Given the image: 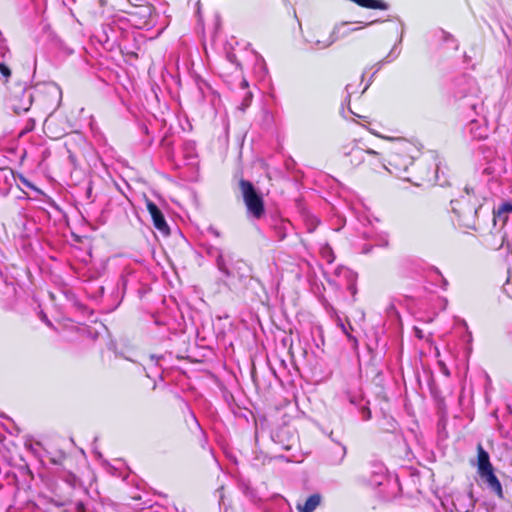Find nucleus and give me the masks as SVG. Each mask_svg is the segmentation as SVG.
Instances as JSON below:
<instances>
[{
	"label": "nucleus",
	"instance_id": "nucleus-7",
	"mask_svg": "<svg viewBox=\"0 0 512 512\" xmlns=\"http://www.w3.org/2000/svg\"><path fill=\"white\" fill-rule=\"evenodd\" d=\"M62 99L61 88L56 84H46L36 91L33 102L38 107L52 114L60 105Z\"/></svg>",
	"mask_w": 512,
	"mask_h": 512
},
{
	"label": "nucleus",
	"instance_id": "nucleus-20",
	"mask_svg": "<svg viewBox=\"0 0 512 512\" xmlns=\"http://www.w3.org/2000/svg\"><path fill=\"white\" fill-rule=\"evenodd\" d=\"M0 73L6 79H8L11 76L10 68L6 64H4V63H0Z\"/></svg>",
	"mask_w": 512,
	"mask_h": 512
},
{
	"label": "nucleus",
	"instance_id": "nucleus-8",
	"mask_svg": "<svg viewBox=\"0 0 512 512\" xmlns=\"http://www.w3.org/2000/svg\"><path fill=\"white\" fill-rule=\"evenodd\" d=\"M217 266L226 276L244 279L248 277L247 271H251V267L242 259H236L233 255L219 254L217 256Z\"/></svg>",
	"mask_w": 512,
	"mask_h": 512
},
{
	"label": "nucleus",
	"instance_id": "nucleus-4",
	"mask_svg": "<svg viewBox=\"0 0 512 512\" xmlns=\"http://www.w3.org/2000/svg\"><path fill=\"white\" fill-rule=\"evenodd\" d=\"M292 418L286 409H277L275 419L278 423L273 435L275 441L286 450L292 447L297 438L296 429L290 425Z\"/></svg>",
	"mask_w": 512,
	"mask_h": 512
},
{
	"label": "nucleus",
	"instance_id": "nucleus-22",
	"mask_svg": "<svg viewBox=\"0 0 512 512\" xmlns=\"http://www.w3.org/2000/svg\"><path fill=\"white\" fill-rule=\"evenodd\" d=\"M363 414L365 415L364 417H365L366 420L369 419L370 416H371V412L367 408L363 409Z\"/></svg>",
	"mask_w": 512,
	"mask_h": 512
},
{
	"label": "nucleus",
	"instance_id": "nucleus-23",
	"mask_svg": "<svg viewBox=\"0 0 512 512\" xmlns=\"http://www.w3.org/2000/svg\"><path fill=\"white\" fill-rule=\"evenodd\" d=\"M196 6H197V13L200 14V11H201V8H200L201 7V3H200V1L196 2Z\"/></svg>",
	"mask_w": 512,
	"mask_h": 512
},
{
	"label": "nucleus",
	"instance_id": "nucleus-3",
	"mask_svg": "<svg viewBox=\"0 0 512 512\" xmlns=\"http://www.w3.org/2000/svg\"><path fill=\"white\" fill-rule=\"evenodd\" d=\"M102 13L108 11L122 12L128 16V20L137 28L147 25L152 17L154 8L146 2L132 3L129 0H98Z\"/></svg>",
	"mask_w": 512,
	"mask_h": 512
},
{
	"label": "nucleus",
	"instance_id": "nucleus-9",
	"mask_svg": "<svg viewBox=\"0 0 512 512\" xmlns=\"http://www.w3.org/2000/svg\"><path fill=\"white\" fill-rule=\"evenodd\" d=\"M88 146L86 139L78 133L72 134L65 141V147L68 152L69 161L78 166L79 156L83 155L85 148Z\"/></svg>",
	"mask_w": 512,
	"mask_h": 512
},
{
	"label": "nucleus",
	"instance_id": "nucleus-1",
	"mask_svg": "<svg viewBox=\"0 0 512 512\" xmlns=\"http://www.w3.org/2000/svg\"><path fill=\"white\" fill-rule=\"evenodd\" d=\"M378 156L379 152L375 150H363L352 146L338 157L337 166L345 174H352L360 170L369 176L372 172H377L384 167Z\"/></svg>",
	"mask_w": 512,
	"mask_h": 512
},
{
	"label": "nucleus",
	"instance_id": "nucleus-6",
	"mask_svg": "<svg viewBox=\"0 0 512 512\" xmlns=\"http://www.w3.org/2000/svg\"><path fill=\"white\" fill-rule=\"evenodd\" d=\"M243 201L247 212L255 219H260L265 215V205L262 196L256 191L254 185L245 179L239 181Z\"/></svg>",
	"mask_w": 512,
	"mask_h": 512
},
{
	"label": "nucleus",
	"instance_id": "nucleus-13",
	"mask_svg": "<svg viewBox=\"0 0 512 512\" xmlns=\"http://www.w3.org/2000/svg\"><path fill=\"white\" fill-rule=\"evenodd\" d=\"M53 461L61 467V471L63 473L67 474V481L74 483L77 480L78 466L75 458L70 456H63L59 459V461Z\"/></svg>",
	"mask_w": 512,
	"mask_h": 512
},
{
	"label": "nucleus",
	"instance_id": "nucleus-24",
	"mask_svg": "<svg viewBox=\"0 0 512 512\" xmlns=\"http://www.w3.org/2000/svg\"><path fill=\"white\" fill-rule=\"evenodd\" d=\"M369 131H370L373 135H375V136H377V137H381V136H380L376 131H374L373 129L369 128Z\"/></svg>",
	"mask_w": 512,
	"mask_h": 512
},
{
	"label": "nucleus",
	"instance_id": "nucleus-11",
	"mask_svg": "<svg viewBox=\"0 0 512 512\" xmlns=\"http://www.w3.org/2000/svg\"><path fill=\"white\" fill-rule=\"evenodd\" d=\"M44 133L53 140L60 139L64 135H66L65 124L54 117L52 114H49L43 123Z\"/></svg>",
	"mask_w": 512,
	"mask_h": 512
},
{
	"label": "nucleus",
	"instance_id": "nucleus-16",
	"mask_svg": "<svg viewBox=\"0 0 512 512\" xmlns=\"http://www.w3.org/2000/svg\"><path fill=\"white\" fill-rule=\"evenodd\" d=\"M493 469V465L490 462V456L488 452L483 448L482 444L477 445V471L481 474L485 471Z\"/></svg>",
	"mask_w": 512,
	"mask_h": 512
},
{
	"label": "nucleus",
	"instance_id": "nucleus-25",
	"mask_svg": "<svg viewBox=\"0 0 512 512\" xmlns=\"http://www.w3.org/2000/svg\"><path fill=\"white\" fill-rule=\"evenodd\" d=\"M367 372H368V369H367V366L365 367V377H367Z\"/></svg>",
	"mask_w": 512,
	"mask_h": 512
},
{
	"label": "nucleus",
	"instance_id": "nucleus-10",
	"mask_svg": "<svg viewBox=\"0 0 512 512\" xmlns=\"http://www.w3.org/2000/svg\"><path fill=\"white\" fill-rule=\"evenodd\" d=\"M146 208L152 218L154 227L164 236L170 234L169 226L159 207L150 199H146Z\"/></svg>",
	"mask_w": 512,
	"mask_h": 512
},
{
	"label": "nucleus",
	"instance_id": "nucleus-26",
	"mask_svg": "<svg viewBox=\"0 0 512 512\" xmlns=\"http://www.w3.org/2000/svg\"><path fill=\"white\" fill-rule=\"evenodd\" d=\"M376 467L382 469V464H378V465H376Z\"/></svg>",
	"mask_w": 512,
	"mask_h": 512
},
{
	"label": "nucleus",
	"instance_id": "nucleus-12",
	"mask_svg": "<svg viewBox=\"0 0 512 512\" xmlns=\"http://www.w3.org/2000/svg\"><path fill=\"white\" fill-rule=\"evenodd\" d=\"M33 103V95L28 91L22 90L20 93L13 95L10 99L11 109L16 114L29 111Z\"/></svg>",
	"mask_w": 512,
	"mask_h": 512
},
{
	"label": "nucleus",
	"instance_id": "nucleus-2",
	"mask_svg": "<svg viewBox=\"0 0 512 512\" xmlns=\"http://www.w3.org/2000/svg\"><path fill=\"white\" fill-rule=\"evenodd\" d=\"M484 198L476 193L474 187L466 185L464 194L451 201L452 211L460 225L468 229H476L478 211L483 206Z\"/></svg>",
	"mask_w": 512,
	"mask_h": 512
},
{
	"label": "nucleus",
	"instance_id": "nucleus-27",
	"mask_svg": "<svg viewBox=\"0 0 512 512\" xmlns=\"http://www.w3.org/2000/svg\"><path fill=\"white\" fill-rule=\"evenodd\" d=\"M359 29H361V28L360 27H356V28L353 29V31H356V30H359Z\"/></svg>",
	"mask_w": 512,
	"mask_h": 512
},
{
	"label": "nucleus",
	"instance_id": "nucleus-18",
	"mask_svg": "<svg viewBox=\"0 0 512 512\" xmlns=\"http://www.w3.org/2000/svg\"><path fill=\"white\" fill-rule=\"evenodd\" d=\"M512 213V202L506 201L501 203L497 209L493 210L494 222L500 220L502 225L508 221V214Z\"/></svg>",
	"mask_w": 512,
	"mask_h": 512
},
{
	"label": "nucleus",
	"instance_id": "nucleus-14",
	"mask_svg": "<svg viewBox=\"0 0 512 512\" xmlns=\"http://www.w3.org/2000/svg\"><path fill=\"white\" fill-rule=\"evenodd\" d=\"M479 476L481 477V479H483L485 481V483H487L488 487L499 498L502 499L504 497L502 485H501L499 479L497 478V476L494 473V468L479 474Z\"/></svg>",
	"mask_w": 512,
	"mask_h": 512
},
{
	"label": "nucleus",
	"instance_id": "nucleus-15",
	"mask_svg": "<svg viewBox=\"0 0 512 512\" xmlns=\"http://www.w3.org/2000/svg\"><path fill=\"white\" fill-rule=\"evenodd\" d=\"M453 505L457 512H469L474 507L473 499L470 494L457 493L453 497Z\"/></svg>",
	"mask_w": 512,
	"mask_h": 512
},
{
	"label": "nucleus",
	"instance_id": "nucleus-5",
	"mask_svg": "<svg viewBox=\"0 0 512 512\" xmlns=\"http://www.w3.org/2000/svg\"><path fill=\"white\" fill-rule=\"evenodd\" d=\"M416 147L409 141L402 140L389 152L388 163L397 172L407 171L414 162Z\"/></svg>",
	"mask_w": 512,
	"mask_h": 512
},
{
	"label": "nucleus",
	"instance_id": "nucleus-21",
	"mask_svg": "<svg viewBox=\"0 0 512 512\" xmlns=\"http://www.w3.org/2000/svg\"><path fill=\"white\" fill-rule=\"evenodd\" d=\"M362 479H363V482H367V484H370V483H375V484H378V485L380 484V482L377 481L376 479L374 481H369L367 476H366V474L362 475Z\"/></svg>",
	"mask_w": 512,
	"mask_h": 512
},
{
	"label": "nucleus",
	"instance_id": "nucleus-19",
	"mask_svg": "<svg viewBox=\"0 0 512 512\" xmlns=\"http://www.w3.org/2000/svg\"><path fill=\"white\" fill-rule=\"evenodd\" d=\"M319 224V221L316 217L311 215L310 213H307V230L308 232L312 233L315 231Z\"/></svg>",
	"mask_w": 512,
	"mask_h": 512
},
{
	"label": "nucleus",
	"instance_id": "nucleus-17",
	"mask_svg": "<svg viewBox=\"0 0 512 512\" xmlns=\"http://www.w3.org/2000/svg\"><path fill=\"white\" fill-rule=\"evenodd\" d=\"M321 500L322 497L320 494H312L304 502H298L296 504V509L298 512H314L320 505Z\"/></svg>",
	"mask_w": 512,
	"mask_h": 512
}]
</instances>
